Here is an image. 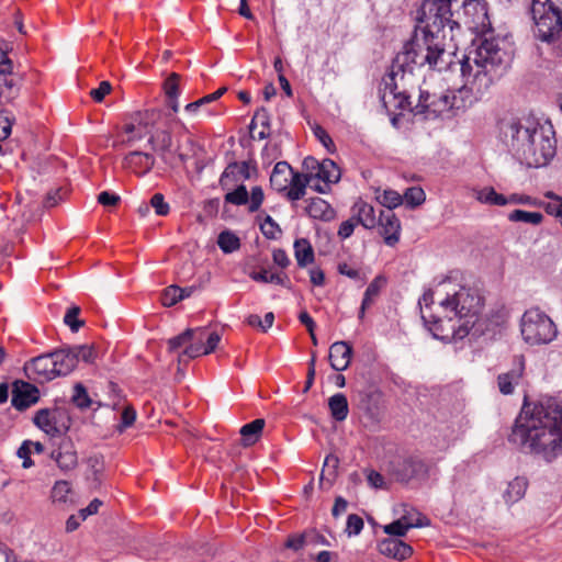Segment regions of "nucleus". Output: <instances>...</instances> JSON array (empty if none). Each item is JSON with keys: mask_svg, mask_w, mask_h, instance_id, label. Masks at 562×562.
I'll return each instance as SVG.
<instances>
[{"mask_svg": "<svg viewBox=\"0 0 562 562\" xmlns=\"http://www.w3.org/2000/svg\"><path fill=\"white\" fill-rule=\"evenodd\" d=\"M198 330L187 329L178 336H175L168 340V347L170 351H176L179 348L187 346V344L193 341L194 335Z\"/></svg>", "mask_w": 562, "mask_h": 562, "instance_id": "43", "label": "nucleus"}, {"mask_svg": "<svg viewBox=\"0 0 562 562\" xmlns=\"http://www.w3.org/2000/svg\"><path fill=\"white\" fill-rule=\"evenodd\" d=\"M308 216L315 220L329 222L335 217V211L331 205L322 198H312L306 206Z\"/></svg>", "mask_w": 562, "mask_h": 562, "instance_id": "27", "label": "nucleus"}, {"mask_svg": "<svg viewBox=\"0 0 562 562\" xmlns=\"http://www.w3.org/2000/svg\"><path fill=\"white\" fill-rule=\"evenodd\" d=\"M328 407L331 417L336 422H344L349 413L348 401L345 394L336 393L328 400Z\"/></svg>", "mask_w": 562, "mask_h": 562, "instance_id": "32", "label": "nucleus"}, {"mask_svg": "<svg viewBox=\"0 0 562 562\" xmlns=\"http://www.w3.org/2000/svg\"><path fill=\"white\" fill-rule=\"evenodd\" d=\"M417 88L413 66H397L395 56L389 72V92L392 94L389 105L393 106L392 116L394 113L406 112L407 102H412L411 99L416 93Z\"/></svg>", "mask_w": 562, "mask_h": 562, "instance_id": "9", "label": "nucleus"}, {"mask_svg": "<svg viewBox=\"0 0 562 562\" xmlns=\"http://www.w3.org/2000/svg\"><path fill=\"white\" fill-rule=\"evenodd\" d=\"M435 0H424L417 12L414 33L400 52L396 65L428 66L429 69L442 70L451 61L447 60V41L453 40L459 24L435 7Z\"/></svg>", "mask_w": 562, "mask_h": 562, "instance_id": "3", "label": "nucleus"}, {"mask_svg": "<svg viewBox=\"0 0 562 562\" xmlns=\"http://www.w3.org/2000/svg\"><path fill=\"white\" fill-rule=\"evenodd\" d=\"M481 324L483 327H490L485 329L487 331H494L496 328L502 327L507 322V312L504 308H498L496 311H492L490 315L485 317H481Z\"/></svg>", "mask_w": 562, "mask_h": 562, "instance_id": "36", "label": "nucleus"}, {"mask_svg": "<svg viewBox=\"0 0 562 562\" xmlns=\"http://www.w3.org/2000/svg\"><path fill=\"white\" fill-rule=\"evenodd\" d=\"M304 165L314 170L310 172V177H315L324 182L323 187H315V190L321 193H326L329 190V186L340 179V170L331 159H324L322 162H318L310 157L304 160Z\"/></svg>", "mask_w": 562, "mask_h": 562, "instance_id": "11", "label": "nucleus"}, {"mask_svg": "<svg viewBox=\"0 0 562 562\" xmlns=\"http://www.w3.org/2000/svg\"><path fill=\"white\" fill-rule=\"evenodd\" d=\"M293 173V168L286 161H278L270 176L271 187L279 191H286L290 184V178Z\"/></svg>", "mask_w": 562, "mask_h": 562, "instance_id": "25", "label": "nucleus"}, {"mask_svg": "<svg viewBox=\"0 0 562 562\" xmlns=\"http://www.w3.org/2000/svg\"><path fill=\"white\" fill-rule=\"evenodd\" d=\"M183 291L182 288L177 285H170L165 289L161 301L165 306H172L177 304L179 301L183 300Z\"/></svg>", "mask_w": 562, "mask_h": 562, "instance_id": "45", "label": "nucleus"}, {"mask_svg": "<svg viewBox=\"0 0 562 562\" xmlns=\"http://www.w3.org/2000/svg\"><path fill=\"white\" fill-rule=\"evenodd\" d=\"M419 305L422 318L436 338L459 340L470 334H485L486 327L480 318L483 297L476 290L454 283L450 278L425 291Z\"/></svg>", "mask_w": 562, "mask_h": 562, "instance_id": "2", "label": "nucleus"}, {"mask_svg": "<svg viewBox=\"0 0 562 562\" xmlns=\"http://www.w3.org/2000/svg\"><path fill=\"white\" fill-rule=\"evenodd\" d=\"M265 199L263 190L261 187L257 186L251 189L250 195L248 194V211L250 213L257 212Z\"/></svg>", "mask_w": 562, "mask_h": 562, "instance_id": "51", "label": "nucleus"}, {"mask_svg": "<svg viewBox=\"0 0 562 562\" xmlns=\"http://www.w3.org/2000/svg\"><path fill=\"white\" fill-rule=\"evenodd\" d=\"M520 331L524 340L529 345L549 344L558 335L553 321L538 307L529 308L522 314Z\"/></svg>", "mask_w": 562, "mask_h": 562, "instance_id": "10", "label": "nucleus"}, {"mask_svg": "<svg viewBox=\"0 0 562 562\" xmlns=\"http://www.w3.org/2000/svg\"><path fill=\"white\" fill-rule=\"evenodd\" d=\"M462 5L467 15H473L472 29L476 32H484L491 27L485 2L480 0H464Z\"/></svg>", "mask_w": 562, "mask_h": 562, "instance_id": "17", "label": "nucleus"}, {"mask_svg": "<svg viewBox=\"0 0 562 562\" xmlns=\"http://www.w3.org/2000/svg\"><path fill=\"white\" fill-rule=\"evenodd\" d=\"M290 179L291 180L286 190V196L291 201H297L304 196L306 186L310 183L312 177H310V175H303L293 170Z\"/></svg>", "mask_w": 562, "mask_h": 562, "instance_id": "28", "label": "nucleus"}, {"mask_svg": "<svg viewBox=\"0 0 562 562\" xmlns=\"http://www.w3.org/2000/svg\"><path fill=\"white\" fill-rule=\"evenodd\" d=\"M381 282H384L382 277H378L373 282L369 284L364 292V296L361 303V307L359 311V318L362 319L364 317L366 310L373 303L374 299L379 295L381 290Z\"/></svg>", "mask_w": 562, "mask_h": 562, "instance_id": "38", "label": "nucleus"}, {"mask_svg": "<svg viewBox=\"0 0 562 562\" xmlns=\"http://www.w3.org/2000/svg\"><path fill=\"white\" fill-rule=\"evenodd\" d=\"M124 164L136 175L143 176L153 169L155 165V157L149 153L135 150L125 156Z\"/></svg>", "mask_w": 562, "mask_h": 562, "instance_id": "22", "label": "nucleus"}, {"mask_svg": "<svg viewBox=\"0 0 562 562\" xmlns=\"http://www.w3.org/2000/svg\"><path fill=\"white\" fill-rule=\"evenodd\" d=\"M72 350L77 358V363L80 360H82L86 363H92L97 357L94 348L89 345L72 346Z\"/></svg>", "mask_w": 562, "mask_h": 562, "instance_id": "47", "label": "nucleus"}, {"mask_svg": "<svg viewBox=\"0 0 562 562\" xmlns=\"http://www.w3.org/2000/svg\"><path fill=\"white\" fill-rule=\"evenodd\" d=\"M363 529V520L360 516L351 514L347 518L346 532L348 536H358Z\"/></svg>", "mask_w": 562, "mask_h": 562, "instance_id": "56", "label": "nucleus"}, {"mask_svg": "<svg viewBox=\"0 0 562 562\" xmlns=\"http://www.w3.org/2000/svg\"><path fill=\"white\" fill-rule=\"evenodd\" d=\"M394 520L389 522V558L403 561L413 554V548L401 540L412 528L430 525V520L415 507L401 504L393 508Z\"/></svg>", "mask_w": 562, "mask_h": 562, "instance_id": "7", "label": "nucleus"}, {"mask_svg": "<svg viewBox=\"0 0 562 562\" xmlns=\"http://www.w3.org/2000/svg\"><path fill=\"white\" fill-rule=\"evenodd\" d=\"M52 353L56 376L69 374L77 366V358L72 347L57 349Z\"/></svg>", "mask_w": 562, "mask_h": 562, "instance_id": "21", "label": "nucleus"}, {"mask_svg": "<svg viewBox=\"0 0 562 562\" xmlns=\"http://www.w3.org/2000/svg\"><path fill=\"white\" fill-rule=\"evenodd\" d=\"M508 220L510 222H522L532 225H539L543 221V215L539 212H528L524 210H514L509 213Z\"/></svg>", "mask_w": 562, "mask_h": 562, "instance_id": "39", "label": "nucleus"}, {"mask_svg": "<svg viewBox=\"0 0 562 562\" xmlns=\"http://www.w3.org/2000/svg\"><path fill=\"white\" fill-rule=\"evenodd\" d=\"M512 59L506 49V41L495 37H482L472 43V47L460 63L463 85L460 89L441 95L419 91L418 102H407L406 112L394 113L391 123L396 128L406 127L417 115L426 119L438 116L450 110H464L482 99L506 71Z\"/></svg>", "mask_w": 562, "mask_h": 562, "instance_id": "1", "label": "nucleus"}, {"mask_svg": "<svg viewBox=\"0 0 562 562\" xmlns=\"http://www.w3.org/2000/svg\"><path fill=\"white\" fill-rule=\"evenodd\" d=\"M435 0H424L417 12L414 33L400 52L396 65L428 66L429 69L442 70L451 61L447 60V41L453 40L459 24L435 7Z\"/></svg>", "mask_w": 562, "mask_h": 562, "instance_id": "4", "label": "nucleus"}, {"mask_svg": "<svg viewBox=\"0 0 562 562\" xmlns=\"http://www.w3.org/2000/svg\"><path fill=\"white\" fill-rule=\"evenodd\" d=\"M198 333L194 335L193 341L189 342L188 346H186L184 350L179 355L178 361L179 363L188 362L190 359L198 358L202 355H206L205 350L203 349V338L206 335V331L204 329H196Z\"/></svg>", "mask_w": 562, "mask_h": 562, "instance_id": "30", "label": "nucleus"}, {"mask_svg": "<svg viewBox=\"0 0 562 562\" xmlns=\"http://www.w3.org/2000/svg\"><path fill=\"white\" fill-rule=\"evenodd\" d=\"M528 483L524 477H515L507 485L506 491L504 492V499L507 504L517 503L521 499L526 493Z\"/></svg>", "mask_w": 562, "mask_h": 562, "instance_id": "34", "label": "nucleus"}, {"mask_svg": "<svg viewBox=\"0 0 562 562\" xmlns=\"http://www.w3.org/2000/svg\"><path fill=\"white\" fill-rule=\"evenodd\" d=\"M120 195L109 191H102L98 195V202L103 206H114L120 202Z\"/></svg>", "mask_w": 562, "mask_h": 562, "instance_id": "64", "label": "nucleus"}, {"mask_svg": "<svg viewBox=\"0 0 562 562\" xmlns=\"http://www.w3.org/2000/svg\"><path fill=\"white\" fill-rule=\"evenodd\" d=\"M427 474V467L420 460L413 458L398 459L392 462V469H389V476L391 475L395 481L407 483L413 479H420Z\"/></svg>", "mask_w": 562, "mask_h": 562, "instance_id": "13", "label": "nucleus"}, {"mask_svg": "<svg viewBox=\"0 0 562 562\" xmlns=\"http://www.w3.org/2000/svg\"><path fill=\"white\" fill-rule=\"evenodd\" d=\"M544 196L550 199V202H542V205H540V207H543L549 215L555 217L560 216L562 214V196L555 194L552 191H547L544 193Z\"/></svg>", "mask_w": 562, "mask_h": 562, "instance_id": "40", "label": "nucleus"}, {"mask_svg": "<svg viewBox=\"0 0 562 562\" xmlns=\"http://www.w3.org/2000/svg\"><path fill=\"white\" fill-rule=\"evenodd\" d=\"M401 223L393 214L389 215V246H393L400 240Z\"/></svg>", "mask_w": 562, "mask_h": 562, "instance_id": "54", "label": "nucleus"}, {"mask_svg": "<svg viewBox=\"0 0 562 562\" xmlns=\"http://www.w3.org/2000/svg\"><path fill=\"white\" fill-rule=\"evenodd\" d=\"M506 201H507V204H522V205H532V206L542 205L541 201H538L537 199H533L530 195L518 194V193L510 194L508 198H506Z\"/></svg>", "mask_w": 562, "mask_h": 562, "instance_id": "55", "label": "nucleus"}, {"mask_svg": "<svg viewBox=\"0 0 562 562\" xmlns=\"http://www.w3.org/2000/svg\"><path fill=\"white\" fill-rule=\"evenodd\" d=\"M360 405L368 417L373 422H380L385 405L383 391L374 384H368L360 393Z\"/></svg>", "mask_w": 562, "mask_h": 562, "instance_id": "12", "label": "nucleus"}, {"mask_svg": "<svg viewBox=\"0 0 562 562\" xmlns=\"http://www.w3.org/2000/svg\"><path fill=\"white\" fill-rule=\"evenodd\" d=\"M513 155L529 168L547 166L555 155L554 131L533 115L508 123L504 128Z\"/></svg>", "mask_w": 562, "mask_h": 562, "instance_id": "6", "label": "nucleus"}, {"mask_svg": "<svg viewBox=\"0 0 562 562\" xmlns=\"http://www.w3.org/2000/svg\"><path fill=\"white\" fill-rule=\"evenodd\" d=\"M19 88L16 80L11 76H7L2 90L0 91V104L9 103L18 94Z\"/></svg>", "mask_w": 562, "mask_h": 562, "instance_id": "41", "label": "nucleus"}, {"mask_svg": "<svg viewBox=\"0 0 562 562\" xmlns=\"http://www.w3.org/2000/svg\"><path fill=\"white\" fill-rule=\"evenodd\" d=\"M72 402L74 404L83 409V408H88L91 404V400L87 393V390L83 385L81 384H76L75 387H74V394H72Z\"/></svg>", "mask_w": 562, "mask_h": 562, "instance_id": "49", "label": "nucleus"}, {"mask_svg": "<svg viewBox=\"0 0 562 562\" xmlns=\"http://www.w3.org/2000/svg\"><path fill=\"white\" fill-rule=\"evenodd\" d=\"M54 459L61 471H69L76 468L78 463L77 452L70 441H63L58 449L52 452Z\"/></svg>", "mask_w": 562, "mask_h": 562, "instance_id": "23", "label": "nucleus"}, {"mask_svg": "<svg viewBox=\"0 0 562 562\" xmlns=\"http://www.w3.org/2000/svg\"><path fill=\"white\" fill-rule=\"evenodd\" d=\"M306 539L307 536L305 533L290 536L285 541V547L294 551H299L306 546Z\"/></svg>", "mask_w": 562, "mask_h": 562, "instance_id": "60", "label": "nucleus"}, {"mask_svg": "<svg viewBox=\"0 0 562 562\" xmlns=\"http://www.w3.org/2000/svg\"><path fill=\"white\" fill-rule=\"evenodd\" d=\"M178 81L179 76L177 74H171L165 81V91L169 99H175V97H179Z\"/></svg>", "mask_w": 562, "mask_h": 562, "instance_id": "59", "label": "nucleus"}, {"mask_svg": "<svg viewBox=\"0 0 562 562\" xmlns=\"http://www.w3.org/2000/svg\"><path fill=\"white\" fill-rule=\"evenodd\" d=\"M260 228L265 237L268 239H276L282 233L280 226L270 215L265 217Z\"/></svg>", "mask_w": 562, "mask_h": 562, "instance_id": "48", "label": "nucleus"}, {"mask_svg": "<svg viewBox=\"0 0 562 562\" xmlns=\"http://www.w3.org/2000/svg\"><path fill=\"white\" fill-rule=\"evenodd\" d=\"M357 224L358 223L353 218V216L350 220L342 222L338 228V236L341 239L349 238L353 234V231H355V227Z\"/></svg>", "mask_w": 562, "mask_h": 562, "instance_id": "63", "label": "nucleus"}, {"mask_svg": "<svg viewBox=\"0 0 562 562\" xmlns=\"http://www.w3.org/2000/svg\"><path fill=\"white\" fill-rule=\"evenodd\" d=\"M80 313V308L78 306H71L67 310L65 316H64V323L69 326L71 331L76 333L79 330V328L83 325V322H81L78 318V315Z\"/></svg>", "mask_w": 562, "mask_h": 562, "instance_id": "50", "label": "nucleus"}, {"mask_svg": "<svg viewBox=\"0 0 562 562\" xmlns=\"http://www.w3.org/2000/svg\"><path fill=\"white\" fill-rule=\"evenodd\" d=\"M136 419V412L132 407H125L121 414V422L117 426V430L123 432L126 428L131 427Z\"/></svg>", "mask_w": 562, "mask_h": 562, "instance_id": "57", "label": "nucleus"}, {"mask_svg": "<svg viewBox=\"0 0 562 562\" xmlns=\"http://www.w3.org/2000/svg\"><path fill=\"white\" fill-rule=\"evenodd\" d=\"M148 144L166 165L170 167L176 166V149L172 145V136L168 131H157L155 134L150 135Z\"/></svg>", "mask_w": 562, "mask_h": 562, "instance_id": "16", "label": "nucleus"}, {"mask_svg": "<svg viewBox=\"0 0 562 562\" xmlns=\"http://www.w3.org/2000/svg\"><path fill=\"white\" fill-rule=\"evenodd\" d=\"M382 215V210H379V215H376L374 207L362 200L356 202L352 206V216L357 223L368 229L380 226V236L386 244V225L383 224Z\"/></svg>", "mask_w": 562, "mask_h": 562, "instance_id": "14", "label": "nucleus"}, {"mask_svg": "<svg viewBox=\"0 0 562 562\" xmlns=\"http://www.w3.org/2000/svg\"><path fill=\"white\" fill-rule=\"evenodd\" d=\"M34 424L45 431L47 435L55 437L61 434V429L57 424V413L47 408L40 409L34 418Z\"/></svg>", "mask_w": 562, "mask_h": 562, "instance_id": "26", "label": "nucleus"}, {"mask_svg": "<svg viewBox=\"0 0 562 562\" xmlns=\"http://www.w3.org/2000/svg\"><path fill=\"white\" fill-rule=\"evenodd\" d=\"M524 369L525 360L522 356H519L515 358L514 368L510 371L498 375L497 384L503 394L508 395L514 392L515 385L518 384L522 376Z\"/></svg>", "mask_w": 562, "mask_h": 562, "instance_id": "19", "label": "nucleus"}, {"mask_svg": "<svg viewBox=\"0 0 562 562\" xmlns=\"http://www.w3.org/2000/svg\"><path fill=\"white\" fill-rule=\"evenodd\" d=\"M226 203L237 206L248 203V191L244 184H239L235 190L227 192L224 198Z\"/></svg>", "mask_w": 562, "mask_h": 562, "instance_id": "42", "label": "nucleus"}, {"mask_svg": "<svg viewBox=\"0 0 562 562\" xmlns=\"http://www.w3.org/2000/svg\"><path fill=\"white\" fill-rule=\"evenodd\" d=\"M38 400V390L36 386L22 382L21 385L15 384L11 404L14 408L22 412L35 404Z\"/></svg>", "mask_w": 562, "mask_h": 562, "instance_id": "18", "label": "nucleus"}, {"mask_svg": "<svg viewBox=\"0 0 562 562\" xmlns=\"http://www.w3.org/2000/svg\"><path fill=\"white\" fill-rule=\"evenodd\" d=\"M508 440L524 452L555 459L562 453V403L553 397L525 402Z\"/></svg>", "mask_w": 562, "mask_h": 562, "instance_id": "5", "label": "nucleus"}, {"mask_svg": "<svg viewBox=\"0 0 562 562\" xmlns=\"http://www.w3.org/2000/svg\"><path fill=\"white\" fill-rule=\"evenodd\" d=\"M150 206L159 216H166L170 211L169 204L165 201V196L161 193H155L151 196Z\"/></svg>", "mask_w": 562, "mask_h": 562, "instance_id": "52", "label": "nucleus"}, {"mask_svg": "<svg viewBox=\"0 0 562 562\" xmlns=\"http://www.w3.org/2000/svg\"><path fill=\"white\" fill-rule=\"evenodd\" d=\"M111 89L112 87L109 81H101L98 88L90 91V95L95 102H101L110 93Z\"/></svg>", "mask_w": 562, "mask_h": 562, "instance_id": "61", "label": "nucleus"}, {"mask_svg": "<svg viewBox=\"0 0 562 562\" xmlns=\"http://www.w3.org/2000/svg\"><path fill=\"white\" fill-rule=\"evenodd\" d=\"M70 484L67 481H57L52 488V499L57 503H66L70 493Z\"/></svg>", "mask_w": 562, "mask_h": 562, "instance_id": "46", "label": "nucleus"}, {"mask_svg": "<svg viewBox=\"0 0 562 562\" xmlns=\"http://www.w3.org/2000/svg\"><path fill=\"white\" fill-rule=\"evenodd\" d=\"M473 196L483 204L503 206L507 204L506 196L497 193L493 187L473 189Z\"/></svg>", "mask_w": 562, "mask_h": 562, "instance_id": "33", "label": "nucleus"}, {"mask_svg": "<svg viewBox=\"0 0 562 562\" xmlns=\"http://www.w3.org/2000/svg\"><path fill=\"white\" fill-rule=\"evenodd\" d=\"M250 162L241 161V162H231L220 178V184L222 188H226L229 186L231 181L236 182L240 179L248 180L250 179Z\"/></svg>", "mask_w": 562, "mask_h": 562, "instance_id": "24", "label": "nucleus"}, {"mask_svg": "<svg viewBox=\"0 0 562 562\" xmlns=\"http://www.w3.org/2000/svg\"><path fill=\"white\" fill-rule=\"evenodd\" d=\"M426 194L420 187H412L404 192V201L411 207L419 206L425 202Z\"/></svg>", "mask_w": 562, "mask_h": 562, "instance_id": "44", "label": "nucleus"}, {"mask_svg": "<svg viewBox=\"0 0 562 562\" xmlns=\"http://www.w3.org/2000/svg\"><path fill=\"white\" fill-rule=\"evenodd\" d=\"M535 35L562 57V11L550 0H532Z\"/></svg>", "mask_w": 562, "mask_h": 562, "instance_id": "8", "label": "nucleus"}, {"mask_svg": "<svg viewBox=\"0 0 562 562\" xmlns=\"http://www.w3.org/2000/svg\"><path fill=\"white\" fill-rule=\"evenodd\" d=\"M252 124H259L261 127L270 130V114L266 108L257 110L252 116Z\"/></svg>", "mask_w": 562, "mask_h": 562, "instance_id": "62", "label": "nucleus"}, {"mask_svg": "<svg viewBox=\"0 0 562 562\" xmlns=\"http://www.w3.org/2000/svg\"><path fill=\"white\" fill-rule=\"evenodd\" d=\"M265 424V419L257 418L240 428L239 434L244 447H250L260 439Z\"/></svg>", "mask_w": 562, "mask_h": 562, "instance_id": "29", "label": "nucleus"}, {"mask_svg": "<svg viewBox=\"0 0 562 562\" xmlns=\"http://www.w3.org/2000/svg\"><path fill=\"white\" fill-rule=\"evenodd\" d=\"M29 379L38 383L50 381L56 378L52 353L41 355L33 358L24 366Z\"/></svg>", "mask_w": 562, "mask_h": 562, "instance_id": "15", "label": "nucleus"}, {"mask_svg": "<svg viewBox=\"0 0 562 562\" xmlns=\"http://www.w3.org/2000/svg\"><path fill=\"white\" fill-rule=\"evenodd\" d=\"M217 245L224 254H232L240 248V239L235 233L224 231L218 235Z\"/></svg>", "mask_w": 562, "mask_h": 562, "instance_id": "37", "label": "nucleus"}, {"mask_svg": "<svg viewBox=\"0 0 562 562\" xmlns=\"http://www.w3.org/2000/svg\"><path fill=\"white\" fill-rule=\"evenodd\" d=\"M352 348L347 341H336L329 348L328 359L335 371H344L349 367Z\"/></svg>", "mask_w": 562, "mask_h": 562, "instance_id": "20", "label": "nucleus"}, {"mask_svg": "<svg viewBox=\"0 0 562 562\" xmlns=\"http://www.w3.org/2000/svg\"><path fill=\"white\" fill-rule=\"evenodd\" d=\"M249 277L256 282L273 283L285 286L288 289L291 288L290 280L286 276H282L279 273H269L265 269L261 271H252L249 273Z\"/></svg>", "mask_w": 562, "mask_h": 562, "instance_id": "35", "label": "nucleus"}, {"mask_svg": "<svg viewBox=\"0 0 562 562\" xmlns=\"http://www.w3.org/2000/svg\"><path fill=\"white\" fill-rule=\"evenodd\" d=\"M294 256L297 262V266L301 268L306 267L310 263L314 262L315 255L314 249L306 238H299L294 241Z\"/></svg>", "mask_w": 562, "mask_h": 562, "instance_id": "31", "label": "nucleus"}, {"mask_svg": "<svg viewBox=\"0 0 562 562\" xmlns=\"http://www.w3.org/2000/svg\"><path fill=\"white\" fill-rule=\"evenodd\" d=\"M145 130H146V126L143 127L140 123L126 124L124 127L125 133L128 135V138H127L128 142L142 139L145 135Z\"/></svg>", "mask_w": 562, "mask_h": 562, "instance_id": "58", "label": "nucleus"}, {"mask_svg": "<svg viewBox=\"0 0 562 562\" xmlns=\"http://www.w3.org/2000/svg\"><path fill=\"white\" fill-rule=\"evenodd\" d=\"M31 445H32L31 440H24L16 451L18 457L23 460L22 467L24 469H29V468L33 467V464H34V462L31 459V453L33 451L31 449Z\"/></svg>", "mask_w": 562, "mask_h": 562, "instance_id": "53", "label": "nucleus"}]
</instances>
